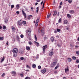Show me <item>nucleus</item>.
Returning <instances> with one entry per match:
<instances>
[{
    "label": "nucleus",
    "mask_w": 79,
    "mask_h": 79,
    "mask_svg": "<svg viewBox=\"0 0 79 79\" xmlns=\"http://www.w3.org/2000/svg\"><path fill=\"white\" fill-rule=\"evenodd\" d=\"M26 71H27V72H29V70H26Z\"/></svg>",
    "instance_id": "nucleus-61"
},
{
    "label": "nucleus",
    "mask_w": 79,
    "mask_h": 79,
    "mask_svg": "<svg viewBox=\"0 0 79 79\" xmlns=\"http://www.w3.org/2000/svg\"><path fill=\"white\" fill-rule=\"evenodd\" d=\"M61 23V19L60 18L58 20V23Z\"/></svg>",
    "instance_id": "nucleus-23"
},
{
    "label": "nucleus",
    "mask_w": 79,
    "mask_h": 79,
    "mask_svg": "<svg viewBox=\"0 0 79 79\" xmlns=\"http://www.w3.org/2000/svg\"><path fill=\"white\" fill-rule=\"evenodd\" d=\"M56 14H53V16H56Z\"/></svg>",
    "instance_id": "nucleus-59"
},
{
    "label": "nucleus",
    "mask_w": 79,
    "mask_h": 79,
    "mask_svg": "<svg viewBox=\"0 0 79 79\" xmlns=\"http://www.w3.org/2000/svg\"><path fill=\"white\" fill-rule=\"evenodd\" d=\"M16 73L15 71H13L12 72V74H13V75L16 74Z\"/></svg>",
    "instance_id": "nucleus-26"
},
{
    "label": "nucleus",
    "mask_w": 79,
    "mask_h": 79,
    "mask_svg": "<svg viewBox=\"0 0 79 79\" xmlns=\"http://www.w3.org/2000/svg\"><path fill=\"white\" fill-rule=\"evenodd\" d=\"M57 63V60L56 59H55L54 62L52 63V64H51V67H52V68H53L54 66H55L56 65V64Z\"/></svg>",
    "instance_id": "nucleus-4"
},
{
    "label": "nucleus",
    "mask_w": 79,
    "mask_h": 79,
    "mask_svg": "<svg viewBox=\"0 0 79 79\" xmlns=\"http://www.w3.org/2000/svg\"><path fill=\"white\" fill-rule=\"evenodd\" d=\"M43 53L45 52V49L47 48V45H46L45 46H43Z\"/></svg>",
    "instance_id": "nucleus-6"
},
{
    "label": "nucleus",
    "mask_w": 79,
    "mask_h": 79,
    "mask_svg": "<svg viewBox=\"0 0 79 79\" xmlns=\"http://www.w3.org/2000/svg\"><path fill=\"white\" fill-rule=\"evenodd\" d=\"M20 59L21 60H24V57H20Z\"/></svg>",
    "instance_id": "nucleus-42"
},
{
    "label": "nucleus",
    "mask_w": 79,
    "mask_h": 79,
    "mask_svg": "<svg viewBox=\"0 0 79 79\" xmlns=\"http://www.w3.org/2000/svg\"><path fill=\"white\" fill-rule=\"evenodd\" d=\"M69 71V69L68 67H67V68H66L65 69V73H68Z\"/></svg>",
    "instance_id": "nucleus-11"
},
{
    "label": "nucleus",
    "mask_w": 79,
    "mask_h": 79,
    "mask_svg": "<svg viewBox=\"0 0 79 79\" xmlns=\"http://www.w3.org/2000/svg\"><path fill=\"white\" fill-rule=\"evenodd\" d=\"M8 19H5V23H8Z\"/></svg>",
    "instance_id": "nucleus-28"
},
{
    "label": "nucleus",
    "mask_w": 79,
    "mask_h": 79,
    "mask_svg": "<svg viewBox=\"0 0 79 79\" xmlns=\"http://www.w3.org/2000/svg\"><path fill=\"white\" fill-rule=\"evenodd\" d=\"M67 16L69 18H71V15L69 14H67Z\"/></svg>",
    "instance_id": "nucleus-25"
},
{
    "label": "nucleus",
    "mask_w": 79,
    "mask_h": 79,
    "mask_svg": "<svg viewBox=\"0 0 79 79\" xmlns=\"http://www.w3.org/2000/svg\"><path fill=\"white\" fill-rule=\"evenodd\" d=\"M63 79H66V77H63Z\"/></svg>",
    "instance_id": "nucleus-56"
},
{
    "label": "nucleus",
    "mask_w": 79,
    "mask_h": 79,
    "mask_svg": "<svg viewBox=\"0 0 79 79\" xmlns=\"http://www.w3.org/2000/svg\"><path fill=\"white\" fill-rule=\"evenodd\" d=\"M38 4V3L36 2L35 4V5L36 6L37 5V4Z\"/></svg>",
    "instance_id": "nucleus-62"
},
{
    "label": "nucleus",
    "mask_w": 79,
    "mask_h": 79,
    "mask_svg": "<svg viewBox=\"0 0 79 79\" xmlns=\"http://www.w3.org/2000/svg\"><path fill=\"white\" fill-rule=\"evenodd\" d=\"M57 32H60V31H61V30H60V29H57Z\"/></svg>",
    "instance_id": "nucleus-39"
},
{
    "label": "nucleus",
    "mask_w": 79,
    "mask_h": 79,
    "mask_svg": "<svg viewBox=\"0 0 79 79\" xmlns=\"http://www.w3.org/2000/svg\"><path fill=\"white\" fill-rule=\"evenodd\" d=\"M79 59H77L76 60V63H79Z\"/></svg>",
    "instance_id": "nucleus-49"
},
{
    "label": "nucleus",
    "mask_w": 79,
    "mask_h": 79,
    "mask_svg": "<svg viewBox=\"0 0 79 79\" xmlns=\"http://www.w3.org/2000/svg\"><path fill=\"white\" fill-rule=\"evenodd\" d=\"M72 61L71 58L69 57L68 58V61H69V62H70V61Z\"/></svg>",
    "instance_id": "nucleus-15"
},
{
    "label": "nucleus",
    "mask_w": 79,
    "mask_h": 79,
    "mask_svg": "<svg viewBox=\"0 0 79 79\" xmlns=\"http://www.w3.org/2000/svg\"><path fill=\"white\" fill-rule=\"evenodd\" d=\"M60 15H59V12H58L57 13V16H59Z\"/></svg>",
    "instance_id": "nucleus-58"
},
{
    "label": "nucleus",
    "mask_w": 79,
    "mask_h": 79,
    "mask_svg": "<svg viewBox=\"0 0 79 79\" xmlns=\"http://www.w3.org/2000/svg\"><path fill=\"white\" fill-rule=\"evenodd\" d=\"M67 23H68V21H67V20H64V24H67Z\"/></svg>",
    "instance_id": "nucleus-16"
},
{
    "label": "nucleus",
    "mask_w": 79,
    "mask_h": 79,
    "mask_svg": "<svg viewBox=\"0 0 79 79\" xmlns=\"http://www.w3.org/2000/svg\"><path fill=\"white\" fill-rule=\"evenodd\" d=\"M54 14H56V15L57 14V12H56V11L55 10L54 11Z\"/></svg>",
    "instance_id": "nucleus-43"
},
{
    "label": "nucleus",
    "mask_w": 79,
    "mask_h": 79,
    "mask_svg": "<svg viewBox=\"0 0 79 79\" xmlns=\"http://www.w3.org/2000/svg\"><path fill=\"white\" fill-rule=\"evenodd\" d=\"M51 15V14L50 13V14H48L47 16V18H50V16Z\"/></svg>",
    "instance_id": "nucleus-19"
},
{
    "label": "nucleus",
    "mask_w": 79,
    "mask_h": 79,
    "mask_svg": "<svg viewBox=\"0 0 79 79\" xmlns=\"http://www.w3.org/2000/svg\"><path fill=\"white\" fill-rule=\"evenodd\" d=\"M27 68H29V69H30V68H31V67H29L28 65H27Z\"/></svg>",
    "instance_id": "nucleus-46"
},
{
    "label": "nucleus",
    "mask_w": 79,
    "mask_h": 79,
    "mask_svg": "<svg viewBox=\"0 0 79 79\" xmlns=\"http://www.w3.org/2000/svg\"><path fill=\"white\" fill-rule=\"evenodd\" d=\"M39 12V7L36 8V13H37Z\"/></svg>",
    "instance_id": "nucleus-31"
},
{
    "label": "nucleus",
    "mask_w": 79,
    "mask_h": 79,
    "mask_svg": "<svg viewBox=\"0 0 79 79\" xmlns=\"http://www.w3.org/2000/svg\"><path fill=\"white\" fill-rule=\"evenodd\" d=\"M14 53V57H16L17 56V53L18 52V50L16 48H14L13 50L12 51Z\"/></svg>",
    "instance_id": "nucleus-2"
},
{
    "label": "nucleus",
    "mask_w": 79,
    "mask_h": 79,
    "mask_svg": "<svg viewBox=\"0 0 79 79\" xmlns=\"http://www.w3.org/2000/svg\"><path fill=\"white\" fill-rule=\"evenodd\" d=\"M12 32H15V31H16V29H15V27L12 28Z\"/></svg>",
    "instance_id": "nucleus-14"
},
{
    "label": "nucleus",
    "mask_w": 79,
    "mask_h": 79,
    "mask_svg": "<svg viewBox=\"0 0 79 79\" xmlns=\"http://www.w3.org/2000/svg\"><path fill=\"white\" fill-rule=\"evenodd\" d=\"M28 44L29 45H32V42H29L28 43Z\"/></svg>",
    "instance_id": "nucleus-48"
},
{
    "label": "nucleus",
    "mask_w": 79,
    "mask_h": 79,
    "mask_svg": "<svg viewBox=\"0 0 79 79\" xmlns=\"http://www.w3.org/2000/svg\"><path fill=\"white\" fill-rule=\"evenodd\" d=\"M5 76V73H3L2 75H1V77H4V76Z\"/></svg>",
    "instance_id": "nucleus-32"
},
{
    "label": "nucleus",
    "mask_w": 79,
    "mask_h": 79,
    "mask_svg": "<svg viewBox=\"0 0 79 79\" xmlns=\"http://www.w3.org/2000/svg\"><path fill=\"white\" fill-rule=\"evenodd\" d=\"M39 18H38L36 20V23L35 24L36 27H37L38 26L39 21Z\"/></svg>",
    "instance_id": "nucleus-5"
},
{
    "label": "nucleus",
    "mask_w": 79,
    "mask_h": 79,
    "mask_svg": "<svg viewBox=\"0 0 79 79\" xmlns=\"http://www.w3.org/2000/svg\"><path fill=\"white\" fill-rule=\"evenodd\" d=\"M34 42L35 44H36V46H37V47H39V43L36 41H34Z\"/></svg>",
    "instance_id": "nucleus-12"
},
{
    "label": "nucleus",
    "mask_w": 79,
    "mask_h": 79,
    "mask_svg": "<svg viewBox=\"0 0 79 79\" xmlns=\"http://www.w3.org/2000/svg\"><path fill=\"white\" fill-rule=\"evenodd\" d=\"M39 55H37V56H36V58L38 59V58H39Z\"/></svg>",
    "instance_id": "nucleus-51"
},
{
    "label": "nucleus",
    "mask_w": 79,
    "mask_h": 79,
    "mask_svg": "<svg viewBox=\"0 0 79 79\" xmlns=\"http://www.w3.org/2000/svg\"><path fill=\"white\" fill-rule=\"evenodd\" d=\"M43 4V1H42L41 2V5H42Z\"/></svg>",
    "instance_id": "nucleus-64"
},
{
    "label": "nucleus",
    "mask_w": 79,
    "mask_h": 79,
    "mask_svg": "<svg viewBox=\"0 0 79 79\" xmlns=\"http://www.w3.org/2000/svg\"><path fill=\"white\" fill-rule=\"evenodd\" d=\"M25 79H31V77H27L25 78Z\"/></svg>",
    "instance_id": "nucleus-40"
},
{
    "label": "nucleus",
    "mask_w": 79,
    "mask_h": 79,
    "mask_svg": "<svg viewBox=\"0 0 79 79\" xmlns=\"http://www.w3.org/2000/svg\"><path fill=\"white\" fill-rule=\"evenodd\" d=\"M20 76H21V77H23V74L22 73L20 74Z\"/></svg>",
    "instance_id": "nucleus-54"
},
{
    "label": "nucleus",
    "mask_w": 79,
    "mask_h": 79,
    "mask_svg": "<svg viewBox=\"0 0 79 79\" xmlns=\"http://www.w3.org/2000/svg\"><path fill=\"white\" fill-rule=\"evenodd\" d=\"M76 53L77 55H79V51H77Z\"/></svg>",
    "instance_id": "nucleus-50"
},
{
    "label": "nucleus",
    "mask_w": 79,
    "mask_h": 79,
    "mask_svg": "<svg viewBox=\"0 0 79 79\" xmlns=\"http://www.w3.org/2000/svg\"><path fill=\"white\" fill-rule=\"evenodd\" d=\"M4 60H5V57L3 56L2 58L1 59V62H3L4 61Z\"/></svg>",
    "instance_id": "nucleus-27"
},
{
    "label": "nucleus",
    "mask_w": 79,
    "mask_h": 79,
    "mask_svg": "<svg viewBox=\"0 0 79 79\" xmlns=\"http://www.w3.org/2000/svg\"><path fill=\"white\" fill-rule=\"evenodd\" d=\"M27 50H30V47H26Z\"/></svg>",
    "instance_id": "nucleus-29"
},
{
    "label": "nucleus",
    "mask_w": 79,
    "mask_h": 79,
    "mask_svg": "<svg viewBox=\"0 0 79 79\" xmlns=\"http://www.w3.org/2000/svg\"><path fill=\"white\" fill-rule=\"evenodd\" d=\"M0 40H3V37H0Z\"/></svg>",
    "instance_id": "nucleus-37"
},
{
    "label": "nucleus",
    "mask_w": 79,
    "mask_h": 79,
    "mask_svg": "<svg viewBox=\"0 0 79 79\" xmlns=\"http://www.w3.org/2000/svg\"><path fill=\"white\" fill-rule=\"evenodd\" d=\"M63 5V2H61L60 4V5Z\"/></svg>",
    "instance_id": "nucleus-53"
},
{
    "label": "nucleus",
    "mask_w": 79,
    "mask_h": 79,
    "mask_svg": "<svg viewBox=\"0 0 79 79\" xmlns=\"http://www.w3.org/2000/svg\"><path fill=\"white\" fill-rule=\"evenodd\" d=\"M31 30H27V32L26 33V36L27 38L29 40H31Z\"/></svg>",
    "instance_id": "nucleus-1"
},
{
    "label": "nucleus",
    "mask_w": 79,
    "mask_h": 79,
    "mask_svg": "<svg viewBox=\"0 0 79 79\" xmlns=\"http://www.w3.org/2000/svg\"><path fill=\"white\" fill-rule=\"evenodd\" d=\"M41 72L43 74H44L46 72V69H44L43 70H41Z\"/></svg>",
    "instance_id": "nucleus-8"
},
{
    "label": "nucleus",
    "mask_w": 79,
    "mask_h": 79,
    "mask_svg": "<svg viewBox=\"0 0 79 79\" xmlns=\"http://www.w3.org/2000/svg\"><path fill=\"white\" fill-rule=\"evenodd\" d=\"M17 40L18 41L19 40V36H17Z\"/></svg>",
    "instance_id": "nucleus-52"
},
{
    "label": "nucleus",
    "mask_w": 79,
    "mask_h": 79,
    "mask_svg": "<svg viewBox=\"0 0 79 79\" xmlns=\"http://www.w3.org/2000/svg\"><path fill=\"white\" fill-rule=\"evenodd\" d=\"M32 67L33 68L35 69L36 68V65L35 64H33L32 65Z\"/></svg>",
    "instance_id": "nucleus-13"
},
{
    "label": "nucleus",
    "mask_w": 79,
    "mask_h": 79,
    "mask_svg": "<svg viewBox=\"0 0 79 79\" xmlns=\"http://www.w3.org/2000/svg\"><path fill=\"white\" fill-rule=\"evenodd\" d=\"M20 37H21V38H23V37H24V35H20Z\"/></svg>",
    "instance_id": "nucleus-44"
},
{
    "label": "nucleus",
    "mask_w": 79,
    "mask_h": 79,
    "mask_svg": "<svg viewBox=\"0 0 79 79\" xmlns=\"http://www.w3.org/2000/svg\"><path fill=\"white\" fill-rule=\"evenodd\" d=\"M23 24L25 25L26 24V22L25 21H24L22 22Z\"/></svg>",
    "instance_id": "nucleus-21"
},
{
    "label": "nucleus",
    "mask_w": 79,
    "mask_h": 79,
    "mask_svg": "<svg viewBox=\"0 0 79 79\" xmlns=\"http://www.w3.org/2000/svg\"><path fill=\"white\" fill-rule=\"evenodd\" d=\"M57 46L58 47H61V46H60L59 44H57Z\"/></svg>",
    "instance_id": "nucleus-60"
},
{
    "label": "nucleus",
    "mask_w": 79,
    "mask_h": 79,
    "mask_svg": "<svg viewBox=\"0 0 79 79\" xmlns=\"http://www.w3.org/2000/svg\"><path fill=\"white\" fill-rule=\"evenodd\" d=\"M38 68L39 69H41V66L40 65L38 66Z\"/></svg>",
    "instance_id": "nucleus-38"
},
{
    "label": "nucleus",
    "mask_w": 79,
    "mask_h": 79,
    "mask_svg": "<svg viewBox=\"0 0 79 79\" xmlns=\"http://www.w3.org/2000/svg\"><path fill=\"white\" fill-rule=\"evenodd\" d=\"M30 16L31 17H32V15H29V16L28 17V18H27L28 19H31V17H30Z\"/></svg>",
    "instance_id": "nucleus-24"
},
{
    "label": "nucleus",
    "mask_w": 79,
    "mask_h": 79,
    "mask_svg": "<svg viewBox=\"0 0 79 79\" xmlns=\"http://www.w3.org/2000/svg\"><path fill=\"white\" fill-rule=\"evenodd\" d=\"M22 12L23 13V15L24 16L25 18H26V13H24V11L23 10H22Z\"/></svg>",
    "instance_id": "nucleus-10"
},
{
    "label": "nucleus",
    "mask_w": 79,
    "mask_h": 79,
    "mask_svg": "<svg viewBox=\"0 0 79 79\" xmlns=\"http://www.w3.org/2000/svg\"><path fill=\"white\" fill-rule=\"evenodd\" d=\"M68 2L69 3H72V0H68Z\"/></svg>",
    "instance_id": "nucleus-36"
},
{
    "label": "nucleus",
    "mask_w": 79,
    "mask_h": 79,
    "mask_svg": "<svg viewBox=\"0 0 79 79\" xmlns=\"http://www.w3.org/2000/svg\"><path fill=\"white\" fill-rule=\"evenodd\" d=\"M54 73L55 74H56V73H57V71H55V72H54Z\"/></svg>",
    "instance_id": "nucleus-63"
},
{
    "label": "nucleus",
    "mask_w": 79,
    "mask_h": 79,
    "mask_svg": "<svg viewBox=\"0 0 79 79\" xmlns=\"http://www.w3.org/2000/svg\"><path fill=\"white\" fill-rule=\"evenodd\" d=\"M54 33H57V32H58V31H54Z\"/></svg>",
    "instance_id": "nucleus-55"
},
{
    "label": "nucleus",
    "mask_w": 79,
    "mask_h": 79,
    "mask_svg": "<svg viewBox=\"0 0 79 79\" xmlns=\"http://www.w3.org/2000/svg\"><path fill=\"white\" fill-rule=\"evenodd\" d=\"M35 39L36 41H37V36L36 35H35Z\"/></svg>",
    "instance_id": "nucleus-18"
},
{
    "label": "nucleus",
    "mask_w": 79,
    "mask_h": 79,
    "mask_svg": "<svg viewBox=\"0 0 79 79\" xmlns=\"http://www.w3.org/2000/svg\"><path fill=\"white\" fill-rule=\"evenodd\" d=\"M74 10H71L70 11V13L71 14H74Z\"/></svg>",
    "instance_id": "nucleus-17"
},
{
    "label": "nucleus",
    "mask_w": 79,
    "mask_h": 79,
    "mask_svg": "<svg viewBox=\"0 0 79 79\" xmlns=\"http://www.w3.org/2000/svg\"><path fill=\"white\" fill-rule=\"evenodd\" d=\"M59 67V65H58L57 66H56L55 68V69H58V68Z\"/></svg>",
    "instance_id": "nucleus-30"
},
{
    "label": "nucleus",
    "mask_w": 79,
    "mask_h": 79,
    "mask_svg": "<svg viewBox=\"0 0 79 79\" xmlns=\"http://www.w3.org/2000/svg\"><path fill=\"white\" fill-rule=\"evenodd\" d=\"M53 51H51V52H50L49 53V56H53Z\"/></svg>",
    "instance_id": "nucleus-7"
},
{
    "label": "nucleus",
    "mask_w": 79,
    "mask_h": 79,
    "mask_svg": "<svg viewBox=\"0 0 79 79\" xmlns=\"http://www.w3.org/2000/svg\"><path fill=\"white\" fill-rule=\"evenodd\" d=\"M53 5H55V0H53Z\"/></svg>",
    "instance_id": "nucleus-45"
},
{
    "label": "nucleus",
    "mask_w": 79,
    "mask_h": 79,
    "mask_svg": "<svg viewBox=\"0 0 79 79\" xmlns=\"http://www.w3.org/2000/svg\"><path fill=\"white\" fill-rule=\"evenodd\" d=\"M72 58L73 60H76V57L74 56H73L72 57Z\"/></svg>",
    "instance_id": "nucleus-34"
},
{
    "label": "nucleus",
    "mask_w": 79,
    "mask_h": 79,
    "mask_svg": "<svg viewBox=\"0 0 79 79\" xmlns=\"http://www.w3.org/2000/svg\"><path fill=\"white\" fill-rule=\"evenodd\" d=\"M16 13H17V15H19V11H17L16 12Z\"/></svg>",
    "instance_id": "nucleus-47"
},
{
    "label": "nucleus",
    "mask_w": 79,
    "mask_h": 79,
    "mask_svg": "<svg viewBox=\"0 0 79 79\" xmlns=\"http://www.w3.org/2000/svg\"><path fill=\"white\" fill-rule=\"evenodd\" d=\"M2 28L3 29L5 30L6 29V26H3L2 27Z\"/></svg>",
    "instance_id": "nucleus-35"
},
{
    "label": "nucleus",
    "mask_w": 79,
    "mask_h": 79,
    "mask_svg": "<svg viewBox=\"0 0 79 79\" xmlns=\"http://www.w3.org/2000/svg\"><path fill=\"white\" fill-rule=\"evenodd\" d=\"M61 8V6H60L59 7V8L60 9V8Z\"/></svg>",
    "instance_id": "nucleus-57"
},
{
    "label": "nucleus",
    "mask_w": 79,
    "mask_h": 79,
    "mask_svg": "<svg viewBox=\"0 0 79 79\" xmlns=\"http://www.w3.org/2000/svg\"><path fill=\"white\" fill-rule=\"evenodd\" d=\"M14 6H14V5H11V9H13V8H14Z\"/></svg>",
    "instance_id": "nucleus-33"
},
{
    "label": "nucleus",
    "mask_w": 79,
    "mask_h": 79,
    "mask_svg": "<svg viewBox=\"0 0 79 79\" xmlns=\"http://www.w3.org/2000/svg\"><path fill=\"white\" fill-rule=\"evenodd\" d=\"M17 25L19 27V28H21V26H22V23L21 20H19L17 22Z\"/></svg>",
    "instance_id": "nucleus-3"
},
{
    "label": "nucleus",
    "mask_w": 79,
    "mask_h": 79,
    "mask_svg": "<svg viewBox=\"0 0 79 79\" xmlns=\"http://www.w3.org/2000/svg\"><path fill=\"white\" fill-rule=\"evenodd\" d=\"M41 33H42V35H44V34H45V33L44 32V30H41Z\"/></svg>",
    "instance_id": "nucleus-22"
},
{
    "label": "nucleus",
    "mask_w": 79,
    "mask_h": 79,
    "mask_svg": "<svg viewBox=\"0 0 79 79\" xmlns=\"http://www.w3.org/2000/svg\"><path fill=\"white\" fill-rule=\"evenodd\" d=\"M51 40L52 42H53L54 41V38L53 37H51Z\"/></svg>",
    "instance_id": "nucleus-20"
},
{
    "label": "nucleus",
    "mask_w": 79,
    "mask_h": 79,
    "mask_svg": "<svg viewBox=\"0 0 79 79\" xmlns=\"http://www.w3.org/2000/svg\"><path fill=\"white\" fill-rule=\"evenodd\" d=\"M19 53H20V54H23V53H24L23 50H22V49H19Z\"/></svg>",
    "instance_id": "nucleus-9"
},
{
    "label": "nucleus",
    "mask_w": 79,
    "mask_h": 79,
    "mask_svg": "<svg viewBox=\"0 0 79 79\" xmlns=\"http://www.w3.org/2000/svg\"><path fill=\"white\" fill-rule=\"evenodd\" d=\"M16 7L17 9H19V5H17Z\"/></svg>",
    "instance_id": "nucleus-41"
}]
</instances>
